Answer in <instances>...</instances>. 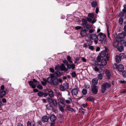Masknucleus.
<instances>
[{
    "mask_svg": "<svg viewBox=\"0 0 126 126\" xmlns=\"http://www.w3.org/2000/svg\"><path fill=\"white\" fill-rule=\"evenodd\" d=\"M56 94L57 96L59 98L62 97L61 94L60 93L57 92L56 93Z\"/></svg>",
    "mask_w": 126,
    "mask_h": 126,
    "instance_id": "43",
    "label": "nucleus"
},
{
    "mask_svg": "<svg viewBox=\"0 0 126 126\" xmlns=\"http://www.w3.org/2000/svg\"><path fill=\"white\" fill-rule=\"evenodd\" d=\"M117 49L118 51L121 52L123 50L124 47L122 46H120L118 47Z\"/></svg>",
    "mask_w": 126,
    "mask_h": 126,
    "instance_id": "26",
    "label": "nucleus"
},
{
    "mask_svg": "<svg viewBox=\"0 0 126 126\" xmlns=\"http://www.w3.org/2000/svg\"><path fill=\"white\" fill-rule=\"evenodd\" d=\"M94 14L93 13H89L88 15V16L90 18H88L87 20L88 21L91 22L92 23H94L96 20L94 17Z\"/></svg>",
    "mask_w": 126,
    "mask_h": 126,
    "instance_id": "2",
    "label": "nucleus"
},
{
    "mask_svg": "<svg viewBox=\"0 0 126 126\" xmlns=\"http://www.w3.org/2000/svg\"><path fill=\"white\" fill-rule=\"evenodd\" d=\"M49 119V117L48 116H44L42 117V121L43 123L47 122L48 121Z\"/></svg>",
    "mask_w": 126,
    "mask_h": 126,
    "instance_id": "16",
    "label": "nucleus"
},
{
    "mask_svg": "<svg viewBox=\"0 0 126 126\" xmlns=\"http://www.w3.org/2000/svg\"><path fill=\"white\" fill-rule=\"evenodd\" d=\"M92 82L93 85L95 86L98 83V80L96 78H94L92 80Z\"/></svg>",
    "mask_w": 126,
    "mask_h": 126,
    "instance_id": "20",
    "label": "nucleus"
},
{
    "mask_svg": "<svg viewBox=\"0 0 126 126\" xmlns=\"http://www.w3.org/2000/svg\"><path fill=\"white\" fill-rule=\"evenodd\" d=\"M98 36L99 37V38L98 39L99 41H102L103 40L104 37H106V35L100 32L98 34Z\"/></svg>",
    "mask_w": 126,
    "mask_h": 126,
    "instance_id": "10",
    "label": "nucleus"
},
{
    "mask_svg": "<svg viewBox=\"0 0 126 126\" xmlns=\"http://www.w3.org/2000/svg\"><path fill=\"white\" fill-rule=\"evenodd\" d=\"M67 109L69 111L72 112L75 111V110L72 108H71L70 106H67Z\"/></svg>",
    "mask_w": 126,
    "mask_h": 126,
    "instance_id": "34",
    "label": "nucleus"
},
{
    "mask_svg": "<svg viewBox=\"0 0 126 126\" xmlns=\"http://www.w3.org/2000/svg\"><path fill=\"white\" fill-rule=\"evenodd\" d=\"M107 63L106 60L105 59H103L101 60V63L99 64V65L100 66H101L102 67H100L101 68H103V66H106Z\"/></svg>",
    "mask_w": 126,
    "mask_h": 126,
    "instance_id": "9",
    "label": "nucleus"
},
{
    "mask_svg": "<svg viewBox=\"0 0 126 126\" xmlns=\"http://www.w3.org/2000/svg\"><path fill=\"white\" fill-rule=\"evenodd\" d=\"M109 50L108 49V48L106 47L105 48V51H104L105 52H109Z\"/></svg>",
    "mask_w": 126,
    "mask_h": 126,
    "instance_id": "58",
    "label": "nucleus"
},
{
    "mask_svg": "<svg viewBox=\"0 0 126 126\" xmlns=\"http://www.w3.org/2000/svg\"><path fill=\"white\" fill-rule=\"evenodd\" d=\"M28 83L29 85L33 88H35L36 87L35 85H38L39 83V81L35 79H34L33 81H29Z\"/></svg>",
    "mask_w": 126,
    "mask_h": 126,
    "instance_id": "1",
    "label": "nucleus"
},
{
    "mask_svg": "<svg viewBox=\"0 0 126 126\" xmlns=\"http://www.w3.org/2000/svg\"><path fill=\"white\" fill-rule=\"evenodd\" d=\"M94 69L96 71L98 72L99 71V68L96 66H95Z\"/></svg>",
    "mask_w": 126,
    "mask_h": 126,
    "instance_id": "50",
    "label": "nucleus"
},
{
    "mask_svg": "<svg viewBox=\"0 0 126 126\" xmlns=\"http://www.w3.org/2000/svg\"><path fill=\"white\" fill-rule=\"evenodd\" d=\"M64 98L63 97H61L59 98V101L61 105L64 104Z\"/></svg>",
    "mask_w": 126,
    "mask_h": 126,
    "instance_id": "25",
    "label": "nucleus"
},
{
    "mask_svg": "<svg viewBox=\"0 0 126 126\" xmlns=\"http://www.w3.org/2000/svg\"><path fill=\"white\" fill-rule=\"evenodd\" d=\"M105 71L107 78L109 79L111 77V75L110 72L107 69L105 70Z\"/></svg>",
    "mask_w": 126,
    "mask_h": 126,
    "instance_id": "17",
    "label": "nucleus"
},
{
    "mask_svg": "<svg viewBox=\"0 0 126 126\" xmlns=\"http://www.w3.org/2000/svg\"><path fill=\"white\" fill-rule=\"evenodd\" d=\"M82 21L83 23L82 24V25L84 26H85V25H86L87 22V20L85 19H82Z\"/></svg>",
    "mask_w": 126,
    "mask_h": 126,
    "instance_id": "27",
    "label": "nucleus"
},
{
    "mask_svg": "<svg viewBox=\"0 0 126 126\" xmlns=\"http://www.w3.org/2000/svg\"><path fill=\"white\" fill-rule=\"evenodd\" d=\"M69 1V0H65L64 2L63 5L65 6L69 5L70 4Z\"/></svg>",
    "mask_w": 126,
    "mask_h": 126,
    "instance_id": "33",
    "label": "nucleus"
},
{
    "mask_svg": "<svg viewBox=\"0 0 126 126\" xmlns=\"http://www.w3.org/2000/svg\"><path fill=\"white\" fill-rule=\"evenodd\" d=\"M75 28L76 30H79L81 28L82 30H83V27H81L80 26H77L75 27Z\"/></svg>",
    "mask_w": 126,
    "mask_h": 126,
    "instance_id": "44",
    "label": "nucleus"
},
{
    "mask_svg": "<svg viewBox=\"0 0 126 126\" xmlns=\"http://www.w3.org/2000/svg\"><path fill=\"white\" fill-rule=\"evenodd\" d=\"M37 87L38 89L41 90H42L43 89V87L41 85H39L37 86Z\"/></svg>",
    "mask_w": 126,
    "mask_h": 126,
    "instance_id": "47",
    "label": "nucleus"
},
{
    "mask_svg": "<svg viewBox=\"0 0 126 126\" xmlns=\"http://www.w3.org/2000/svg\"><path fill=\"white\" fill-rule=\"evenodd\" d=\"M100 49V48L99 47H96V51H99Z\"/></svg>",
    "mask_w": 126,
    "mask_h": 126,
    "instance_id": "60",
    "label": "nucleus"
},
{
    "mask_svg": "<svg viewBox=\"0 0 126 126\" xmlns=\"http://www.w3.org/2000/svg\"><path fill=\"white\" fill-rule=\"evenodd\" d=\"M87 92V90L85 89H83L82 90V93L83 95L86 94Z\"/></svg>",
    "mask_w": 126,
    "mask_h": 126,
    "instance_id": "37",
    "label": "nucleus"
},
{
    "mask_svg": "<svg viewBox=\"0 0 126 126\" xmlns=\"http://www.w3.org/2000/svg\"><path fill=\"white\" fill-rule=\"evenodd\" d=\"M124 29L125 32H126V25H125L124 27Z\"/></svg>",
    "mask_w": 126,
    "mask_h": 126,
    "instance_id": "64",
    "label": "nucleus"
},
{
    "mask_svg": "<svg viewBox=\"0 0 126 126\" xmlns=\"http://www.w3.org/2000/svg\"><path fill=\"white\" fill-rule=\"evenodd\" d=\"M87 44L89 45H91L92 44V42L91 40H90L89 41L87 42Z\"/></svg>",
    "mask_w": 126,
    "mask_h": 126,
    "instance_id": "55",
    "label": "nucleus"
},
{
    "mask_svg": "<svg viewBox=\"0 0 126 126\" xmlns=\"http://www.w3.org/2000/svg\"><path fill=\"white\" fill-rule=\"evenodd\" d=\"M121 44L123 46H126V41L124 40H122L121 41Z\"/></svg>",
    "mask_w": 126,
    "mask_h": 126,
    "instance_id": "29",
    "label": "nucleus"
},
{
    "mask_svg": "<svg viewBox=\"0 0 126 126\" xmlns=\"http://www.w3.org/2000/svg\"><path fill=\"white\" fill-rule=\"evenodd\" d=\"M60 73L59 72L57 71L54 73L52 74H50V75L51 77L52 78H57Z\"/></svg>",
    "mask_w": 126,
    "mask_h": 126,
    "instance_id": "11",
    "label": "nucleus"
},
{
    "mask_svg": "<svg viewBox=\"0 0 126 126\" xmlns=\"http://www.w3.org/2000/svg\"><path fill=\"white\" fill-rule=\"evenodd\" d=\"M61 69V67L59 65H57L55 67V69L57 71H60Z\"/></svg>",
    "mask_w": 126,
    "mask_h": 126,
    "instance_id": "38",
    "label": "nucleus"
},
{
    "mask_svg": "<svg viewBox=\"0 0 126 126\" xmlns=\"http://www.w3.org/2000/svg\"><path fill=\"white\" fill-rule=\"evenodd\" d=\"M102 74H98V77H97L98 78V79H100V80L102 79V78H103Z\"/></svg>",
    "mask_w": 126,
    "mask_h": 126,
    "instance_id": "40",
    "label": "nucleus"
},
{
    "mask_svg": "<svg viewBox=\"0 0 126 126\" xmlns=\"http://www.w3.org/2000/svg\"><path fill=\"white\" fill-rule=\"evenodd\" d=\"M89 48L90 49L92 50H93L94 49V47L93 46H89Z\"/></svg>",
    "mask_w": 126,
    "mask_h": 126,
    "instance_id": "54",
    "label": "nucleus"
},
{
    "mask_svg": "<svg viewBox=\"0 0 126 126\" xmlns=\"http://www.w3.org/2000/svg\"><path fill=\"white\" fill-rule=\"evenodd\" d=\"M71 75L72 77L75 78L76 76V74L74 71H73L71 73Z\"/></svg>",
    "mask_w": 126,
    "mask_h": 126,
    "instance_id": "41",
    "label": "nucleus"
},
{
    "mask_svg": "<svg viewBox=\"0 0 126 126\" xmlns=\"http://www.w3.org/2000/svg\"><path fill=\"white\" fill-rule=\"evenodd\" d=\"M43 94H44L43 95L44 96V97H45L47 96H48V93L47 94V93H43Z\"/></svg>",
    "mask_w": 126,
    "mask_h": 126,
    "instance_id": "61",
    "label": "nucleus"
},
{
    "mask_svg": "<svg viewBox=\"0 0 126 126\" xmlns=\"http://www.w3.org/2000/svg\"><path fill=\"white\" fill-rule=\"evenodd\" d=\"M38 90L37 89H33V91L35 92H36L38 91Z\"/></svg>",
    "mask_w": 126,
    "mask_h": 126,
    "instance_id": "63",
    "label": "nucleus"
},
{
    "mask_svg": "<svg viewBox=\"0 0 126 126\" xmlns=\"http://www.w3.org/2000/svg\"><path fill=\"white\" fill-rule=\"evenodd\" d=\"M100 55L101 57L103 58L106 56V53L105 51H102L101 52Z\"/></svg>",
    "mask_w": 126,
    "mask_h": 126,
    "instance_id": "31",
    "label": "nucleus"
},
{
    "mask_svg": "<svg viewBox=\"0 0 126 126\" xmlns=\"http://www.w3.org/2000/svg\"><path fill=\"white\" fill-rule=\"evenodd\" d=\"M53 78L51 77H48L47 79V81L50 83H52Z\"/></svg>",
    "mask_w": 126,
    "mask_h": 126,
    "instance_id": "28",
    "label": "nucleus"
},
{
    "mask_svg": "<svg viewBox=\"0 0 126 126\" xmlns=\"http://www.w3.org/2000/svg\"><path fill=\"white\" fill-rule=\"evenodd\" d=\"M124 13L122 12H121L119 14V16H120L121 17L124 16Z\"/></svg>",
    "mask_w": 126,
    "mask_h": 126,
    "instance_id": "52",
    "label": "nucleus"
},
{
    "mask_svg": "<svg viewBox=\"0 0 126 126\" xmlns=\"http://www.w3.org/2000/svg\"><path fill=\"white\" fill-rule=\"evenodd\" d=\"M126 36V32H124L118 34L117 38H118L119 40L121 39L124 38Z\"/></svg>",
    "mask_w": 126,
    "mask_h": 126,
    "instance_id": "7",
    "label": "nucleus"
},
{
    "mask_svg": "<svg viewBox=\"0 0 126 126\" xmlns=\"http://www.w3.org/2000/svg\"><path fill=\"white\" fill-rule=\"evenodd\" d=\"M121 59H123L125 58L126 56L123 53H121L119 55H118Z\"/></svg>",
    "mask_w": 126,
    "mask_h": 126,
    "instance_id": "36",
    "label": "nucleus"
},
{
    "mask_svg": "<svg viewBox=\"0 0 126 126\" xmlns=\"http://www.w3.org/2000/svg\"><path fill=\"white\" fill-rule=\"evenodd\" d=\"M62 80L60 79H58L57 78H55L53 79L52 83L54 85H58L59 82L60 83H62Z\"/></svg>",
    "mask_w": 126,
    "mask_h": 126,
    "instance_id": "5",
    "label": "nucleus"
},
{
    "mask_svg": "<svg viewBox=\"0 0 126 126\" xmlns=\"http://www.w3.org/2000/svg\"><path fill=\"white\" fill-rule=\"evenodd\" d=\"M37 95L40 97H42L44 95L43 93L41 91L37 93Z\"/></svg>",
    "mask_w": 126,
    "mask_h": 126,
    "instance_id": "39",
    "label": "nucleus"
},
{
    "mask_svg": "<svg viewBox=\"0 0 126 126\" xmlns=\"http://www.w3.org/2000/svg\"><path fill=\"white\" fill-rule=\"evenodd\" d=\"M85 29L82 30L80 32V34L82 36L84 37L86 35L87 33Z\"/></svg>",
    "mask_w": 126,
    "mask_h": 126,
    "instance_id": "19",
    "label": "nucleus"
},
{
    "mask_svg": "<svg viewBox=\"0 0 126 126\" xmlns=\"http://www.w3.org/2000/svg\"><path fill=\"white\" fill-rule=\"evenodd\" d=\"M27 126H31V125L30 121H28L27 122Z\"/></svg>",
    "mask_w": 126,
    "mask_h": 126,
    "instance_id": "53",
    "label": "nucleus"
},
{
    "mask_svg": "<svg viewBox=\"0 0 126 126\" xmlns=\"http://www.w3.org/2000/svg\"><path fill=\"white\" fill-rule=\"evenodd\" d=\"M92 98L91 97H88L87 98V101H91L92 100Z\"/></svg>",
    "mask_w": 126,
    "mask_h": 126,
    "instance_id": "57",
    "label": "nucleus"
},
{
    "mask_svg": "<svg viewBox=\"0 0 126 126\" xmlns=\"http://www.w3.org/2000/svg\"><path fill=\"white\" fill-rule=\"evenodd\" d=\"M94 30L93 29H90L89 31V32L90 33H92L93 32Z\"/></svg>",
    "mask_w": 126,
    "mask_h": 126,
    "instance_id": "56",
    "label": "nucleus"
},
{
    "mask_svg": "<svg viewBox=\"0 0 126 126\" xmlns=\"http://www.w3.org/2000/svg\"><path fill=\"white\" fill-rule=\"evenodd\" d=\"M121 59L117 55L116 57V62L118 63H119L121 61Z\"/></svg>",
    "mask_w": 126,
    "mask_h": 126,
    "instance_id": "23",
    "label": "nucleus"
},
{
    "mask_svg": "<svg viewBox=\"0 0 126 126\" xmlns=\"http://www.w3.org/2000/svg\"><path fill=\"white\" fill-rule=\"evenodd\" d=\"M85 25V27H83V28H84V29L87 31L89 29L91 28V26L90 25L86 24V25Z\"/></svg>",
    "mask_w": 126,
    "mask_h": 126,
    "instance_id": "22",
    "label": "nucleus"
},
{
    "mask_svg": "<svg viewBox=\"0 0 126 126\" xmlns=\"http://www.w3.org/2000/svg\"><path fill=\"white\" fill-rule=\"evenodd\" d=\"M71 101V100L70 99H69V100H66L65 101V102L66 103L69 104L70 103V101Z\"/></svg>",
    "mask_w": 126,
    "mask_h": 126,
    "instance_id": "49",
    "label": "nucleus"
},
{
    "mask_svg": "<svg viewBox=\"0 0 126 126\" xmlns=\"http://www.w3.org/2000/svg\"><path fill=\"white\" fill-rule=\"evenodd\" d=\"M98 87L96 86H92L91 88V92L93 94H96L98 92Z\"/></svg>",
    "mask_w": 126,
    "mask_h": 126,
    "instance_id": "6",
    "label": "nucleus"
},
{
    "mask_svg": "<svg viewBox=\"0 0 126 126\" xmlns=\"http://www.w3.org/2000/svg\"><path fill=\"white\" fill-rule=\"evenodd\" d=\"M101 58L100 56H98L97 58V61L98 62H100L101 61Z\"/></svg>",
    "mask_w": 126,
    "mask_h": 126,
    "instance_id": "45",
    "label": "nucleus"
},
{
    "mask_svg": "<svg viewBox=\"0 0 126 126\" xmlns=\"http://www.w3.org/2000/svg\"><path fill=\"white\" fill-rule=\"evenodd\" d=\"M49 118L51 121L53 122L56 120V117L54 114H52L50 115Z\"/></svg>",
    "mask_w": 126,
    "mask_h": 126,
    "instance_id": "18",
    "label": "nucleus"
},
{
    "mask_svg": "<svg viewBox=\"0 0 126 126\" xmlns=\"http://www.w3.org/2000/svg\"><path fill=\"white\" fill-rule=\"evenodd\" d=\"M110 84L107 83H105L103 84L102 86V93H104L105 92L107 89L110 87Z\"/></svg>",
    "mask_w": 126,
    "mask_h": 126,
    "instance_id": "3",
    "label": "nucleus"
},
{
    "mask_svg": "<svg viewBox=\"0 0 126 126\" xmlns=\"http://www.w3.org/2000/svg\"><path fill=\"white\" fill-rule=\"evenodd\" d=\"M91 4L93 7H95L97 5V3L95 1H93L91 2Z\"/></svg>",
    "mask_w": 126,
    "mask_h": 126,
    "instance_id": "30",
    "label": "nucleus"
},
{
    "mask_svg": "<svg viewBox=\"0 0 126 126\" xmlns=\"http://www.w3.org/2000/svg\"><path fill=\"white\" fill-rule=\"evenodd\" d=\"M124 9L123 10V11L124 13L126 12V5H124Z\"/></svg>",
    "mask_w": 126,
    "mask_h": 126,
    "instance_id": "48",
    "label": "nucleus"
},
{
    "mask_svg": "<svg viewBox=\"0 0 126 126\" xmlns=\"http://www.w3.org/2000/svg\"><path fill=\"white\" fill-rule=\"evenodd\" d=\"M78 93V91L76 88L73 89L71 91V93L72 95H77Z\"/></svg>",
    "mask_w": 126,
    "mask_h": 126,
    "instance_id": "13",
    "label": "nucleus"
},
{
    "mask_svg": "<svg viewBox=\"0 0 126 126\" xmlns=\"http://www.w3.org/2000/svg\"><path fill=\"white\" fill-rule=\"evenodd\" d=\"M59 106L60 108L61 111L62 112H63L64 111V109L63 108L64 107V104L61 105V104H59Z\"/></svg>",
    "mask_w": 126,
    "mask_h": 126,
    "instance_id": "24",
    "label": "nucleus"
},
{
    "mask_svg": "<svg viewBox=\"0 0 126 126\" xmlns=\"http://www.w3.org/2000/svg\"><path fill=\"white\" fill-rule=\"evenodd\" d=\"M116 41L114 43L113 45L115 47H117L119 45L120 40L118 39L117 38H116L115 39Z\"/></svg>",
    "mask_w": 126,
    "mask_h": 126,
    "instance_id": "14",
    "label": "nucleus"
},
{
    "mask_svg": "<svg viewBox=\"0 0 126 126\" xmlns=\"http://www.w3.org/2000/svg\"><path fill=\"white\" fill-rule=\"evenodd\" d=\"M48 94L49 96L52 98L54 96V94L53 92L51 90L49 91L48 92Z\"/></svg>",
    "mask_w": 126,
    "mask_h": 126,
    "instance_id": "21",
    "label": "nucleus"
},
{
    "mask_svg": "<svg viewBox=\"0 0 126 126\" xmlns=\"http://www.w3.org/2000/svg\"><path fill=\"white\" fill-rule=\"evenodd\" d=\"M41 83L44 86L46 84V82L43 81H42Z\"/></svg>",
    "mask_w": 126,
    "mask_h": 126,
    "instance_id": "62",
    "label": "nucleus"
},
{
    "mask_svg": "<svg viewBox=\"0 0 126 126\" xmlns=\"http://www.w3.org/2000/svg\"><path fill=\"white\" fill-rule=\"evenodd\" d=\"M50 71L52 73H53L54 71V69L52 68H50Z\"/></svg>",
    "mask_w": 126,
    "mask_h": 126,
    "instance_id": "59",
    "label": "nucleus"
},
{
    "mask_svg": "<svg viewBox=\"0 0 126 126\" xmlns=\"http://www.w3.org/2000/svg\"><path fill=\"white\" fill-rule=\"evenodd\" d=\"M46 107L47 110H50L52 108V106L50 104H48L46 105Z\"/></svg>",
    "mask_w": 126,
    "mask_h": 126,
    "instance_id": "35",
    "label": "nucleus"
},
{
    "mask_svg": "<svg viewBox=\"0 0 126 126\" xmlns=\"http://www.w3.org/2000/svg\"><path fill=\"white\" fill-rule=\"evenodd\" d=\"M123 19L122 17H120L119 19V22L120 24L122 25L123 23Z\"/></svg>",
    "mask_w": 126,
    "mask_h": 126,
    "instance_id": "42",
    "label": "nucleus"
},
{
    "mask_svg": "<svg viewBox=\"0 0 126 126\" xmlns=\"http://www.w3.org/2000/svg\"><path fill=\"white\" fill-rule=\"evenodd\" d=\"M90 38L92 40H95L96 39H98V36L95 34H92L90 36Z\"/></svg>",
    "mask_w": 126,
    "mask_h": 126,
    "instance_id": "15",
    "label": "nucleus"
},
{
    "mask_svg": "<svg viewBox=\"0 0 126 126\" xmlns=\"http://www.w3.org/2000/svg\"><path fill=\"white\" fill-rule=\"evenodd\" d=\"M65 62H64V63H66V65L68 69L69 70L71 68V65L68 64L67 61H66Z\"/></svg>",
    "mask_w": 126,
    "mask_h": 126,
    "instance_id": "32",
    "label": "nucleus"
},
{
    "mask_svg": "<svg viewBox=\"0 0 126 126\" xmlns=\"http://www.w3.org/2000/svg\"><path fill=\"white\" fill-rule=\"evenodd\" d=\"M68 88V85L67 83L65 82L63 84V85H61L60 89L62 91H64L66 90Z\"/></svg>",
    "mask_w": 126,
    "mask_h": 126,
    "instance_id": "4",
    "label": "nucleus"
},
{
    "mask_svg": "<svg viewBox=\"0 0 126 126\" xmlns=\"http://www.w3.org/2000/svg\"><path fill=\"white\" fill-rule=\"evenodd\" d=\"M117 69L119 72L122 71L124 69V66L122 64H119L117 67Z\"/></svg>",
    "mask_w": 126,
    "mask_h": 126,
    "instance_id": "12",
    "label": "nucleus"
},
{
    "mask_svg": "<svg viewBox=\"0 0 126 126\" xmlns=\"http://www.w3.org/2000/svg\"><path fill=\"white\" fill-rule=\"evenodd\" d=\"M48 102L52 104L54 106H56L57 105V103L55 99H53L52 98H48Z\"/></svg>",
    "mask_w": 126,
    "mask_h": 126,
    "instance_id": "8",
    "label": "nucleus"
},
{
    "mask_svg": "<svg viewBox=\"0 0 126 126\" xmlns=\"http://www.w3.org/2000/svg\"><path fill=\"white\" fill-rule=\"evenodd\" d=\"M72 69H74L75 68V65L74 64H72L71 65V68Z\"/></svg>",
    "mask_w": 126,
    "mask_h": 126,
    "instance_id": "51",
    "label": "nucleus"
},
{
    "mask_svg": "<svg viewBox=\"0 0 126 126\" xmlns=\"http://www.w3.org/2000/svg\"><path fill=\"white\" fill-rule=\"evenodd\" d=\"M122 75L124 77L126 78V71H124L122 73Z\"/></svg>",
    "mask_w": 126,
    "mask_h": 126,
    "instance_id": "46",
    "label": "nucleus"
}]
</instances>
